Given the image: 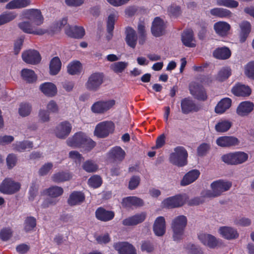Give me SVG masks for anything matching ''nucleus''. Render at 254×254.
<instances>
[{"label":"nucleus","mask_w":254,"mask_h":254,"mask_svg":"<svg viewBox=\"0 0 254 254\" xmlns=\"http://www.w3.org/2000/svg\"><path fill=\"white\" fill-rule=\"evenodd\" d=\"M153 230L155 235L162 236L166 232L165 219L163 216L158 217L155 220Z\"/></svg>","instance_id":"393cba45"},{"label":"nucleus","mask_w":254,"mask_h":254,"mask_svg":"<svg viewBox=\"0 0 254 254\" xmlns=\"http://www.w3.org/2000/svg\"><path fill=\"white\" fill-rule=\"evenodd\" d=\"M128 64L126 62H117L110 65V68L115 73L119 74L122 73L127 67Z\"/></svg>","instance_id":"09e8293b"},{"label":"nucleus","mask_w":254,"mask_h":254,"mask_svg":"<svg viewBox=\"0 0 254 254\" xmlns=\"http://www.w3.org/2000/svg\"><path fill=\"white\" fill-rule=\"evenodd\" d=\"M200 172L196 169L189 171L183 178L180 185L182 186L189 185L194 182L199 176Z\"/></svg>","instance_id":"bb28decb"},{"label":"nucleus","mask_w":254,"mask_h":254,"mask_svg":"<svg viewBox=\"0 0 254 254\" xmlns=\"http://www.w3.org/2000/svg\"><path fill=\"white\" fill-rule=\"evenodd\" d=\"M13 149L19 152H23L33 147V143L28 140L17 141L12 145Z\"/></svg>","instance_id":"37998d69"},{"label":"nucleus","mask_w":254,"mask_h":254,"mask_svg":"<svg viewBox=\"0 0 254 254\" xmlns=\"http://www.w3.org/2000/svg\"><path fill=\"white\" fill-rule=\"evenodd\" d=\"M154 249V245L149 240H144L141 243V250L143 252L151 253Z\"/></svg>","instance_id":"bf43d9fd"},{"label":"nucleus","mask_w":254,"mask_h":254,"mask_svg":"<svg viewBox=\"0 0 254 254\" xmlns=\"http://www.w3.org/2000/svg\"><path fill=\"white\" fill-rule=\"evenodd\" d=\"M216 4L229 8H236L239 6V2L235 0H216Z\"/></svg>","instance_id":"3c124183"},{"label":"nucleus","mask_w":254,"mask_h":254,"mask_svg":"<svg viewBox=\"0 0 254 254\" xmlns=\"http://www.w3.org/2000/svg\"><path fill=\"white\" fill-rule=\"evenodd\" d=\"M253 104L248 101L242 102L237 109V114L241 116L247 115L253 110Z\"/></svg>","instance_id":"58836bf2"},{"label":"nucleus","mask_w":254,"mask_h":254,"mask_svg":"<svg viewBox=\"0 0 254 254\" xmlns=\"http://www.w3.org/2000/svg\"><path fill=\"white\" fill-rule=\"evenodd\" d=\"M20 184L10 179H5L0 185V191L5 194H13L19 190Z\"/></svg>","instance_id":"9b49d317"},{"label":"nucleus","mask_w":254,"mask_h":254,"mask_svg":"<svg viewBox=\"0 0 254 254\" xmlns=\"http://www.w3.org/2000/svg\"><path fill=\"white\" fill-rule=\"evenodd\" d=\"M118 18L117 13H113L108 16L107 21V31L108 32L107 38L108 40L111 39L113 37V31L114 29L115 22L118 19Z\"/></svg>","instance_id":"72a5a7b5"},{"label":"nucleus","mask_w":254,"mask_h":254,"mask_svg":"<svg viewBox=\"0 0 254 254\" xmlns=\"http://www.w3.org/2000/svg\"><path fill=\"white\" fill-rule=\"evenodd\" d=\"M21 15L23 18L31 21L34 26H40L44 21V17L41 10L38 9H26L22 11Z\"/></svg>","instance_id":"6e6552de"},{"label":"nucleus","mask_w":254,"mask_h":254,"mask_svg":"<svg viewBox=\"0 0 254 254\" xmlns=\"http://www.w3.org/2000/svg\"><path fill=\"white\" fill-rule=\"evenodd\" d=\"M232 184L230 182L219 180L213 182L211 184L212 190H206L203 192V195L207 197H215L219 196L222 192L230 189Z\"/></svg>","instance_id":"f03ea898"},{"label":"nucleus","mask_w":254,"mask_h":254,"mask_svg":"<svg viewBox=\"0 0 254 254\" xmlns=\"http://www.w3.org/2000/svg\"><path fill=\"white\" fill-rule=\"evenodd\" d=\"M88 184L90 186L97 188L100 187L102 184V179L98 175H94L88 180Z\"/></svg>","instance_id":"052dcab7"},{"label":"nucleus","mask_w":254,"mask_h":254,"mask_svg":"<svg viewBox=\"0 0 254 254\" xmlns=\"http://www.w3.org/2000/svg\"><path fill=\"white\" fill-rule=\"evenodd\" d=\"M104 75L103 73L96 72L92 73L88 77L85 83L86 88L92 91H96L99 89L103 83Z\"/></svg>","instance_id":"0eeeda50"},{"label":"nucleus","mask_w":254,"mask_h":254,"mask_svg":"<svg viewBox=\"0 0 254 254\" xmlns=\"http://www.w3.org/2000/svg\"><path fill=\"white\" fill-rule=\"evenodd\" d=\"M69 157L76 163L80 164L83 160V157L77 151H71L69 152Z\"/></svg>","instance_id":"69168bd1"},{"label":"nucleus","mask_w":254,"mask_h":254,"mask_svg":"<svg viewBox=\"0 0 254 254\" xmlns=\"http://www.w3.org/2000/svg\"><path fill=\"white\" fill-rule=\"evenodd\" d=\"M189 89L190 94L199 100L204 101L207 99L206 91L202 86L196 82L190 83Z\"/></svg>","instance_id":"ddd939ff"},{"label":"nucleus","mask_w":254,"mask_h":254,"mask_svg":"<svg viewBox=\"0 0 254 254\" xmlns=\"http://www.w3.org/2000/svg\"><path fill=\"white\" fill-rule=\"evenodd\" d=\"M240 31L239 33L240 42L242 43L245 42L251 31V23L247 21H244L239 24Z\"/></svg>","instance_id":"c85d7f7f"},{"label":"nucleus","mask_w":254,"mask_h":254,"mask_svg":"<svg viewBox=\"0 0 254 254\" xmlns=\"http://www.w3.org/2000/svg\"><path fill=\"white\" fill-rule=\"evenodd\" d=\"M12 232L9 228H4L0 231V238L4 241H7L12 236Z\"/></svg>","instance_id":"680f3d73"},{"label":"nucleus","mask_w":254,"mask_h":254,"mask_svg":"<svg viewBox=\"0 0 254 254\" xmlns=\"http://www.w3.org/2000/svg\"><path fill=\"white\" fill-rule=\"evenodd\" d=\"M18 27L24 32L37 35H42L47 32L46 29L38 28L29 21H22L18 24Z\"/></svg>","instance_id":"f8f14e48"},{"label":"nucleus","mask_w":254,"mask_h":254,"mask_svg":"<svg viewBox=\"0 0 254 254\" xmlns=\"http://www.w3.org/2000/svg\"><path fill=\"white\" fill-rule=\"evenodd\" d=\"M62 63L60 59L57 57L53 58L50 62V71L52 75L57 74L61 70Z\"/></svg>","instance_id":"49530a36"},{"label":"nucleus","mask_w":254,"mask_h":254,"mask_svg":"<svg viewBox=\"0 0 254 254\" xmlns=\"http://www.w3.org/2000/svg\"><path fill=\"white\" fill-rule=\"evenodd\" d=\"M231 127V124L228 121H222L218 122L215 127L218 132H223L227 131Z\"/></svg>","instance_id":"6e6d98bb"},{"label":"nucleus","mask_w":254,"mask_h":254,"mask_svg":"<svg viewBox=\"0 0 254 254\" xmlns=\"http://www.w3.org/2000/svg\"><path fill=\"white\" fill-rule=\"evenodd\" d=\"M17 13L14 11H7L0 15V25L8 23L17 17Z\"/></svg>","instance_id":"8fccbe9b"},{"label":"nucleus","mask_w":254,"mask_h":254,"mask_svg":"<svg viewBox=\"0 0 254 254\" xmlns=\"http://www.w3.org/2000/svg\"><path fill=\"white\" fill-rule=\"evenodd\" d=\"M114 247L120 254H136L135 248L127 242H119L115 244Z\"/></svg>","instance_id":"aec40b11"},{"label":"nucleus","mask_w":254,"mask_h":254,"mask_svg":"<svg viewBox=\"0 0 254 254\" xmlns=\"http://www.w3.org/2000/svg\"><path fill=\"white\" fill-rule=\"evenodd\" d=\"M68 146L72 147H81L86 151H90L96 145V143L82 132L75 133L66 140Z\"/></svg>","instance_id":"f257e3e1"},{"label":"nucleus","mask_w":254,"mask_h":254,"mask_svg":"<svg viewBox=\"0 0 254 254\" xmlns=\"http://www.w3.org/2000/svg\"><path fill=\"white\" fill-rule=\"evenodd\" d=\"M114 128V124L111 122H103L98 124L95 129L94 134L100 138L107 136Z\"/></svg>","instance_id":"1a4fd4ad"},{"label":"nucleus","mask_w":254,"mask_h":254,"mask_svg":"<svg viewBox=\"0 0 254 254\" xmlns=\"http://www.w3.org/2000/svg\"><path fill=\"white\" fill-rule=\"evenodd\" d=\"M210 13L213 16L221 18H230L233 16V13L230 10L222 7L213 8L210 10Z\"/></svg>","instance_id":"473e14b6"},{"label":"nucleus","mask_w":254,"mask_h":254,"mask_svg":"<svg viewBox=\"0 0 254 254\" xmlns=\"http://www.w3.org/2000/svg\"><path fill=\"white\" fill-rule=\"evenodd\" d=\"M231 91L237 96H248L251 93V90L248 86L240 83L236 84Z\"/></svg>","instance_id":"cd10ccee"},{"label":"nucleus","mask_w":254,"mask_h":254,"mask_svg":"<svg viewBox=\"0 0 254 254\" xmlns=\"http://www.w3.org/2000/svg\"><path fill=\"white\" fill-rule=\"evenodd\" d=\"M71 128L72 126L68 122H63L56 126L55 134L58 138L64 139L69 134Z\"/></svg>","instance_id":"2eb2a0df"},{"label":"nucleus","mask_w":254,"mask_h":254,"mask_svg":"<svg viewBox=\"0 0 254 254\" xmlns=\"http://www.w3.org/2000/svg\"><path fill=\"white\" fill-rule=\"evenodd\" d=\"M82 168L86 172L88 173H93L96 172L98 166L97 164L92 160H87L84 162L82 165Z\"/></svg>","instance_id":"603ef678"},{"label":"nucleus","mask_w":254,"mask_h":254,"mask_svg":"<svg viewBox=\"0 0 254 254\" xmlns=\"http://www.w3.org/2000/svg\"><path fill=\"white\" fill-rule=\"evenodd\" d=\"M122 204L123 206L126 208L132 206H141L143 205V201L136 196H128L123 199Z\"/></svg>","instance_id":"7c9ffc66"},{"label":"nucleus","mask_w":254,"mask_h":254,"mask_svg":"<svg viewBox=\"0 0 254 254\" xmlns=\"http://www.w3.org/2000/svg\"><path fill=\"white\" fill-rule=\"evenodd\" d=\"M40 91L46 96L52 97L57 94L56 86L52 82H45L40 85Z\"/></svg>","instance_id":"a878e982"},{"label":"nucleus","mask_w":254,"mask_h":254,"mask_svg":"<svg viewBox=\"0 0 254 254\" xmlns=\"http://www.w3.org/2000/svg\"><path fill=\"white\" fill-rule=\"evenodd\" d=\"M182 41L184 45L188 47H194L196 45L195 40L192 30H187L182 34Z\"/></svg>","instance_id":"c756f323"},{"label":"nucleus","mask_w":254,"mask_h":254,"mask_svg":"<svg viewBox=\"0 0 254 254\" xmlns=\"http://www.w3.org/2000/svg\"><path fill=\"white\" fill-rule=\"evenodd\" d=\"M82 69L80 63L78 61H75L70 63L67 66V72L71 75L77 74L79 73Z\"/></svg>","instance_id":"de8ad7c7"},{"label":"nucleus","mask_w":254,"mask_h":254,"mask_svg":"<svg viewBox=\"0 0 254 254\" xmlns=\"http://www.w3.org/2000/svg\"><path fill=\"white\" fill-rule=\"evenodd\" d=\"M84 199L85 196L82 192L75 191L70 194L67 202L70 205L73 206L80 204Z\"/></svg>","instance_id":"e433bc0d"},{"label":"nucleus","mask_w":254,"mask_h":254,"mask_svg":"<svg viewBox=\"0 0 254 254\" xmlns=\"http://www.w3.org/2000/svg\"><path fill=\"white\" fill-rule=\"evenodd\" d=\"M248 154L243 151H235L223 155L221 159L225 163L230 165H238L245 162Z\"/></svg>","instance_id":"7ed1b4c3"},{"label":"nucleus","mask_w":254,"mask_h":254,"mask_svg":"<svg viewBox=\"0 0 254 254\" xmlns=\"http://www.w3.org/2000/svg\"><path fill=\"white\" fill-rule=\"evenodd\" d=\"M65 32L70 37L81 38L85 34L84 29L82 27L74 26L66 29Z\"/></svg>","instance_id":"a19ab883"},{"label":"nucleus","mask_w":254,"mask_h":254,"mask_svg":"<svg viewBox=\"0 0 254 254\" xmlns=\"http://www.w3.org/2000/svg\"><path fill=\"white\" fill-rule=\"evenodd\" d=\"M218 232L222 238L228 240L237 239L239 236L237 230L231 227H220Z\"/></svg>","instance_id":"f3484780"},{"label":"nucleus","mask_w":254,"mask_h":254,"mask_svg":"<svg viewBox=\"0 0 254 254\" xmlns=\"http://www.w3.org/2000/svg\"><path fill=\"white\" fill-rule=\"evenodd\" d=\"M188 197L186 194H177L165 199L162 202L164 207L173 208L183 206L188 200Z\"/></svg>","instance_id":"423d86ee"},{"label":"nucleus","mask_w":254,"mask_h":254,"mask_svg":"<svg viewBox=\"0 0 254 254\" xmlns=\"http://www.w3.org/2000/svg\"><path fill=\"white\" fill-rule=\"evenodd\" d=\"M115 104V101L110 100L106 101H98L91 107V110L95 113L102 114L110 109Z\"/></svg>","instance_id":"dca6fc26"},{"label":"nucleus","mask_w":254,"mask_h":254,"mask_svg":"<svg viewBox=\"0 0 254 254\" xmlns=\"http://www.w3.org/2000/svg\"><path fill=\"white\" fill-rule=\"evenodd\" d=\"M146 217L145 212L137 213L132 216L129 217L123 220L122 223L124 226H134L143 222Z\"/></svg>","instance_id":"5701e85b"},{"label":"nucleus","mask_w":254,"mask_h":254,"mask_svg":"<svg viewBox=\"0 0 254 254\" xmlns=\"http://www.w3.org/2000/svg\"><path fill=\"white\" fill-rule=\"evenodd\" d=\"M71 178V174L66 172H59L56 173L51 177L52 181L57 183L68 181Z\"/></svg>","instance_id":"79ce46f5"},{"label":"nucleus","mask_w":254,"mask_h":254,"mask_svg":"<svg viewBox=\"0 0 254 254\" xmlns=\"http://www.w3.org/2000/svg\"><path fill=\"white\" fill-rule=\"evenodd\" d=\"M213 28L218 35L221 37H225L229 33L231 25L227 22L220 21L214 24Z\"/></svg>","instance_id":"b1692460"},{"label":"nucleus","mask_w":254,"mask_h":254,"mask_svg":"<svg viewBox=\"0 0 254 254\" xmlns=\"http://www.w3.org/2000/svg\"><path fill=\"white\" fill-rule=\"evenodd\" d=\"M36 226V220L32 216L27 217L24 223V229L26 232H30Z\"/></svg>","instance_id":"5fc2aeb1"},{"label":"nucleus","mask_w":254,"mask_h":254,"mask_svg":"<svg viewBox=\"0 0 254 254\" xmlns=\"http://www.w3.org/2000/svg\"><path fill=\"white\" fill-rule=\"evenodd\" d=\"M47 111L49 113L57 114L59 112V107L54 100H50L46 105Z\"/></svg>","instance_id":"13d9d810"},{"label":"nucleus","mask_w":254,"mask_h":254,"mask_svg":"<svg viewBox=\"0 0 254 254\" xmlns=\"http://www.w3.org/2000/svg\"><path fill=\"white\" fill-rule=\"evenodd\" d=\"M199 109L198 106L190 98H186L181 101L182 111L185 114H188L192 112H197Z\"/></svg>","instance_id":"4be33fe9"},{"label":"nucleus","mask_w":254,"mask_h":254,"mask_svg":"<svg viewBox=\"0 0 254 254\" xmlns=\"http://www.w3.org/2000/svg\"><path fill=\"white\" fill-rule=\"evenodd\" d=\"M53 167V163L48 162L43 165L39 170L38 174L41 176H44L48 174V173L52 170Z\"/></svg>","instance_id":"e2e57ef3"},{"label":"nucleus","mask_w":254,"mask_h":254,"mask_svg":"<svg viewBox=\"0 0 254 254\" xmlns=\"http://www.w3.org/2000/svg\"><path fill=\"white\" fill-rule=\"evenodd\" d=\"M64 192L63 189L60 187L54 186L46 189L44 193L52 198H56L61 196Z\"/></svg>","instance_id":"c03bdc74"},{"label":"nucleus","mask_w":254,"mask_h":254,"mask_svg":"<svg viewBox=\"0 0 254 254\" xmlns=\"http://www.w3.org/2000/svg\"><path fill=\"white\" fill-rule=\"evenodd\" d=\"M126 41L127 44L132 48H134L136 45L137 37L135 31L128 27L126 29Z\"/></svg>","instance_id":"f704fd0d"},{"label":"nucleus","mask_w":254,"mask_h":254,"mask_svg":"<svg viewBox=\"0 0 254 254\" xmlns=\"http://www.w3.org/2000/svg\"><path fill=\"white\" fill-rule=\"evenodd\" d=\"M21 76L23 80L29 83H32L37 79L34 71L29 69H23L21 71Z\"/></svg>","instance_id":"a18cd8bd"},{"label":"nucleus","mask_w":254,"mask_h":254,"mask_svg":"<svg viewBox=\"0 0 254 254\" xmlns=\"http://www.w3.org/2000/svg\"><path fill=\"white\" fill-rule=\"evenodd\" d=\"M23 60L27 64H36L41 61L39 53L36 50H28L22 54Z\"/></svg>","instance_id":"6ab92c4d"},{"label":"nucleus","mask_w":254,"mask_h":254,"mask_svg":"<svg viewBox=\"0 0 254 254\" xmlns=\"http://www.w3.org/2000/svg\"><path fill=\"white\" fill-rule=\"evenodd\" d=\"M232 101L229 98H225L220 100L215 108V111L217 114H221L224 113L231 106Z\"/></svg>","instance_id":"ea45409f"},{"label":"nucleus","mask_w":254,"mask_h":254,"mask_svg":"<svg viewBox=\"0 0 254 254\" xmlns=\"http://www.w3.org/2000/svg\"><path fill=\"white\" fill-rule=\"evenodd\" d=\"M198 240L205 246L210 249H215L219 247L221 240L214 236L207 233H200L198 235Z\"/></svg>","instance_id":"9d476101"},{"label":"nucleus","mask_w":254,"mask_h":254,"mask_svg":"<svg viewBox=\"0 0 254 254\" xmlns=\"http://www.w3.org/2000/svg\"><path fill=\"white\" fill-rule=\"evenodd\" d=\"M32 110V106L28 103H22L19 105L18 112L19 115L25 117L30 115Z\"/></svg>","instance_id":"864d4df0"},{"label":"nucleus","mask_w":254,"mask_h":254,"mask_svg":"<svg viewBox=\"0 0 254 254\" xmlns=\"http://www.w3.org/2000/svg\"><path fill=\"white\" fill-rule=\"evenodd\" d=\"M96 218L102 221H108L112 220L114 217V213L111 211L106 210L100 207L95 212Z\"/></svg>","instance_id":"c9c22d12"},{"label":"nucleus","mask_w":254,"mask_h":254,"mask_svg":"<svg viewBox=\"0 0 254 254\" xmlns=\"http://www.w3.org/2000/svg\"><path fill=\"white\" fill-rule=\"evenodd\" d=\"M187 224V219L184 215L178 216L173 220L171 226L174 241H178L182 239Z\"/></svg>","instance_id":"20e7f679"},{"label":"nucleus","mask_w":254,"mask_h":254,"mask_svg":"<svg viewBox=\"0 0 254 254\" xmlns=\"http://www.w3.org/2000/svg\"><path fill=\"white\" fill-rule=\"evenodd\" d=\"M140 178L139 176H134L132 177L128 183V189L130 190L135 189L139 185Z\"/></svg>","instance_id":"338daca9"},{"label":"nucleus","mask_w":254,"mask_h":254,"mask_svg":"<svg viewBox=\"0 0 254 254\" xmlns=\"http://www.w3.org/2000/svg\"><path fill=\"white\" fill-rule=\"evenodd\" d=\"M125 155V151L121 147L116 146L108 153V158L113 162L120 163L124 160Z\"/></svg>","instance_id":"412c9836"},{"label":"nucleus","mask_w":254,"mask_h":254,"mask_svg":"<svg viewBox=\"0 0 254 254\" xmlns=\"http://www.w3.org/2000/svg\"><path fill=\"white\" fill-rule=\"evenodd\" d=\"M187 249L189 252L192 254H203V251L201 248L192 244H189L187 246Z\"/></svg>","instance_id":"774afa93"},{"label":"nucleus","mask_w":254,"mask_h":254,"mask_svg":"<svg viewBox=\"0 0 254 254\" xmlns=\"http://www.w3.org/2000/svg\"><path fill=\"white\" fill-rule=\"evenodd\" d=\"M216 144L222 147L229 148L236 146L239 144L238 139L232 136H223L216 140Z\"/></svg>","instance_id":"a211bd4d"},{"label":"nucleus","mask_w":254,"mask_h":254,"mask_svg":"<svg viewBox=\"0 0 254 254\" xmlns=\"http://www.w3.org/2000/svg\"><path fill=\"white\" fill-rule=\"evenodd\" d=\"M213 55L217 59L227 60L231 57V52L228 47H223L215 49L213 53Z\"/></svg>","instance_id":"4c0bfd02"},{"label":"nucleus","mask_w":254,"mask_h":254,"mask_svg":"<svg viewBox=\"0 0 254 254\" xmlns=\"http://www.w3.org/2000/svg\"><path fill=\"white\" fill-rule=\"evenodd\" d=\"M231 74V70L230 67L222 68L218 72L217 79L220 81H223L227 79Z\"/></svg>","instance_id":"4d7b16f0"},{"label":"nucleus","mask_w":254,"mask_h":254,"mask_svg":"<svg viewBox=\"0 0 254 254\" xmlns=\"http://www.w3.org/2000/svg\"><path fill=\"white\" fill-rule=\"evenodd\" d=\"M166 28V22L161 18L156 17L152 22L151 31L154 36L158 37L165 34Z\"/></svg>","instance_id":"4468645a"},{"label":"nucleus","mask_w":254,"mask_h":254,"mask_svg":"<svg viewBox=\"0 0 254 254\" xmlns=\"http://www.w3.org/2000/svg\"><path fill=\"white\" fill-rule=\"evenodd\" d=\"M31 0H12L5 5L7 9H20L30 5Z\"/></svg>","instance_id":"2f4dec72"},{"label":"nucleus","mask_w":254,"mask_h":254,"mask_svg":"<svg viewBox=\"0 0 254 254\" xmlns=\"http://www.w3.org/2000/svg\"><path fill=\"white\" fill-rule=\"evenodd\" d=\"M188 153L182 146H178L174 149L170 156V162L178 166L182 167L187 164Z\"/></svg>","instance_id":"39448f33"},{"label":"nucleus","mask_w":254,"mask_h":254,"mask_svg":"<svg viewBox=\"0 0 254 254\" xmlns=\"http://www.w3.org/2000/svg\"><path fill=\"white\" fill-rule=\"evenodd\" d=\"M245 73L248 77L254 79V62H250L246 65Z\"/></svg>","instance_id":"0e129e2a"}]
</instances>
